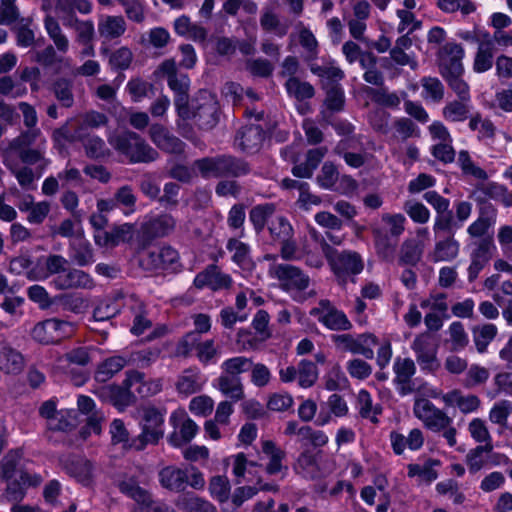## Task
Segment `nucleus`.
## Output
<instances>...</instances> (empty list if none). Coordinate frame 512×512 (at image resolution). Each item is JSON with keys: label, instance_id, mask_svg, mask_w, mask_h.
Masks as SVG:
<instances>
[{"label": "nucleus", "instance_id": "obj_1", "mask_svg": "<svg viewBox=\"0 0 512 512\" xmlns=\"http://www.w3.org/2000/svg\"><path fill=\"white\" fill-rule=\"evenodd\" d=\"M407 219L402 213H383L381 224H372L371 233L376 255L382 261L395 260L398 239L405 232Z\"/></svg>", "mask_w": 512, "mask_h": 512}, {"label": "nucleus", "instance_id": "obj_2", "mask_svg": "<svg viewBox=\"0 0 512 512\" xmlns=\"http://www.w3.org/2000/svg\"><path fill=\"white\" fill-rule=\"evenodd\" d=\"M109 390L113 405L123 410L134 403L135 393L140 397H150L159 393L162 390V382L160 379L146 381L144 373L129 370L122 386H111Z\"/></svg>", "mask_w": 512, "mask_h": 512}, {"label": "nucleus", "instance_id": "obj_3", "mask_svg": "<svg viewBox=\"0 0 512 512\" xmlns=\"http://www.w3.org/2000/svg\"><path fill=\"white\" fill-rule=\"evenodd\" d=\"M43 22L45 31L53 45H48L43 50L36 51L33 60L44 67L69 68L70 60L63 57L70 47L67 35L63 32L58 20L50 14L45 16Z\"/></svg>", "mask_w": 512, "mask_h": 512}, {"label": "nucleus", "instance_id": "obj_4", "mask_svg": "<svg viewBox=\"0 0 512 512\" xmlns=\"http://www.w3.org/2000/svg\"><path fill=\"white\" fill-rule=\"evenodd\" d=\"M413 414L427 430L440 433L449 447L457 445L458 431L453 425V418L443 409L426 398H416L413 404Z\"/></svg>", "mask_w": 512, "mask_h": 512}, {"label": "nucleus", "instance_id": "obj_5", "mask_svg": "<svg viewBox=\"0 0 512 512\" xmlns=\"http://www.w3.org/2000/svg\"><path fill=\"white\" fill-rule=\"evenodd\" d=\"M321 249L337 282L342 286L348 282H355V277L364 269L363 259L356 251H339L326 240L321 241Z\"/></svg>", "mask_w": 512, "mask_h": 512}, {"label": "nucleus", "instance_id": "obj_6", "mask_svg": "<svg viewBox=\"0 0 512 512\" xmlns=\"http://www.w3.org/2000/svg\"><path fill=\"white\" fill-rule=\"evenodd\" d=\"M110 145L131 163H147L157 159L158 153L138 134L124 132L109 138Z\"/></svg>", "mask_w": 512, "mask_h": 512}, {"label": "nucleus", "instance_id": "obj_7", "mask_svg": "<svg viewBox=\"0 0 512 512\" xmlns=\"http://www.w3.org/2000/svg\"><path fill=\"white\" fill-rule=\"evenodd\" d=\"M141 433L132 438L131 447L142 451L148 445H155L164 436V414L155 407H144L139 422Z\"/></svg>", "mask_w": 512, "mask_h": 512}, {"label": "nucleus", "instance_id": "obj_8", "mask_svg": "<svg viewBox=\"0 0 512 512\" xmlns=\"http://www.w3.org/2000/svg\"><path fill=\"white\" fill-rule=\"evenodd\" d=\"M195 350V355L203 365L215 364L220 357V348L213 339L202 341L196 332L186 333L176 345V355L188 357Z\"/></svg>", "mask_w": 512, "mask_h": 512}, {"label": "nucleus", "instance_id": "obj_9", "mask_svg": "<svg viewBox=\"0 0 512 512\" xmlns=\"http://www.w3.org/2000/svg\"><path fill=\"white\" fill-rule=\"evenodd\" d=\"M268 275L278 281L279 287L291 295L306 290L310 284L309 276L299 267L286 263H271Z\"/></svg>", "mask_w": 512, "mask_h": 512}, {"label": "nucleus", "instance_id": "obj_10", "mask_svg": "<svg viewBox=\"0 0 512 512\" xmlns=\"http://www.w3.org/2000/svg\"><path fill=\"white\" fill-rule=\"evenodd\" d=\"M75 331L74 323L59 318H49L34 325L31 337L37 343L51 345L72 337Z\"/></svg>", "mask_w": 512, "mask_h": 512}, {"label": "nucleus", "instance_id": "obj_11", "mask_svg": "<svg viewBox=\"0 0 512 512\" xmlns=\"http://www.w3.org/2000/svg\"><path fill=\"white\" fill-rule=\"evenodd\" d=\"M154 75L157 78H166L168 86L176 94L175 103L182 114V110L186 108L188 103V89L190 80L186 74L178 73L176 63L173 59L163 61L155 70Z\"/></svg>", "mask_w": 512, "mask_h": 512}, {"label": "nucleus", "instance_id": "obj_12", "mask_svg": "<svg viewBox=\"0 0 512 512\" xmlns=\"http://www.w3.org/2000/svg\"><path fill=\"white\" fill-rule=\"evenodd\" d=\"M331 341L337 349L362 355L366 359L374 357V347L378 344L377 337L372 333L353 335L349 333L333 334Z\"/></svg>", "mask_w": 512, "mask_h": 512}, {"label": "nucleus", "instance_id": "obj_13", "mask_svg": "<svg viewBox=\"0 0 512 512\" xmlns=\"http://www.w3.org/2000/svg\"><path fill=\"white\" fill-rule=\"evenodd\" d=\"M411 349L422 371L435 373L440 368L437 358L438 345L429 332L418 334L411 343Z\"/></svg>", "mask_w": 512, "mask_h": 512}, {"label": "nucleus", "instance_id": "obj_14", "mask_svg": "<svg viewBox=\"0 0 512 512\" xmlns=\"http://www.w3.org/2000/svg\"><path fill=\"white\" fill-rule=\"evenodd\" d=\"M310 315L324 327L332 331H348L353 325L347 315L333 305L330 300L322 299L310 310Z\"/></svg>", "mask_w": 512, "mask_h": 512}, {"label": "nucleus", "instance_id": "obj_15", "mask_svg": "<svg viewBox=\"0 0 512 512\" xmlns=\"http://www.w3.org/2000/svg\"><path fill=\"white\" fill-rule=\"evenodd\" d=\"M179 261L178 252L171 246L143 252L139 258L140 266L150 272L175 269Z\"/></svg>", "mask_w": 512, "mask_h": 512}, {"label": "nucleus", "instance_id": "obj_16", "mask_svg": "<svg viewBox=\"0 0 512 512\" xmlns=\"http://www.w3.org/2000/svg\"><path fill=\"white\" fill-rule=\"evenodd\" d=\"M170 424L173 427L168 442L173 447H181L189 443L197 434V424L187 415L185 410H175L170 415Z\"/></svg>", "mask_w": 512, "mask_h": 512}, {"label": "nucleus", "instance_id": "obj_17", "mask_svg": "<svg viewBox=\"0 0 512 512\" xmlns=\"http://www.w3.org/2000/svg\"><path fill=\"white\" fill-rule=\"evenodd\" d=\"M465 51L463 47L454 42L446 43L440 50V73L443 78L452 75H463L464 66L462 60Z\"/></svg>", "mask_w": 512, "mask_h": 512}, {"label": "nucleus", "instance_id": "obj_18", "mask_svg": "<svg viewBox=\"0 0 512 512\" xmlns=\"http://www.w3.org/2000/svg\"><path fill=\"white\" fill-rule=\"evenodd\" d=\"M68 260L61 255L51 254L41 256L35 265L27 272L28 279L32 281L46 280L51 275L63 274L66 271Z\"/></svg>", "mask_w": 512, "mask_h": 512}, {"label": "nucleus", "instance_id": "obj_19", "mask_svg": "<svg viewBox=\"0 0 512 512\" xmlns=\"http://www.w3.org/2000/svg\"><path fill=\"white\" fill-rule=\"evenodd\" d=\"M193 283L198 289L209 288L212 291H220L230 289L233 279L217 265L210 264L195 276Z\"/></svg>", "mask_w": 512, "mask_h": 512}, {"label": "nucleus", "instance_id": "obj_20", "mask_svg": "<svg viewBox=\"0 0 512 512\" xmlns=\"http://www.w3.org/2000/svg\"><path fill=\"white\" fill-rule=\"evenodd\" d=\"M395 373L394 382L400 395L406 396L414 392L412 377L416 372V366L410 358H397L393 365Z\"/></svg>", "mask_w": 512, "mask_h": 512}, {"label": "nucleus", "instance_id": "obj_21", "mask_svg": "<svg viewBox=\"0 0 512 512\" xmlns=\"http://www.w3.org/2000/svg\"><path fill=\"white\" fill-rule=\"evenodd\" d=\"M389 440L393 452L396 455H402L406 448L411 451L420 450L424 445L425 438L421 429L413 428L407 436L398 431H392L389 435Z\"/></svg>", "mask_w": 512, "mask_h": 512}, {"label": "nucleus", "instance_id": "obj_22", "mask_svg": "<svg viewBox=\"0 0 512 512\" xmlns=\"http://www.w3.org/2000/svg\"><path fill=\"white\" fill-rule=\"evenodd\" d=\"M496 246L491 239H482L471 254L468 279L474 281L493 256Z\"/></svg>", "mask_w": 512, "mask_h": 512}, {"label": "nucleus", "instance_id": "obj_23", "mask_svg": "<svg viewBox=\"0 0 512 512\" xmlns=\"http://www.w3.org/2000/svg\"><path fill=\"white\" fill-rule=\"evenodd\" d=\"M206 379L200 369L196 366L189 367L177 377L175 388L177 392L185 397L202 390Z\"/></svg>", "mask_w": 512, "mask_h": 512}, {"label": "nucleus", "instance_id": "obj_24", "mask_svg": "<svg viewBox=\"0 0 512 512\" xmlns=\"http://www.w3.org/2000/svg\"><path fill=\"white\" fill-rule=\"evenodd\" d=\"M25 367L24 355L8 342L0 343V370L5 374L17 375Z\"/></svg>", "mask_w": 512, "mask_h": 512}, {"label": "nucleus", "instance_id": "obj_25", "mask_svg": "<svg viewBox=\"0 0 512 512\" xmlns=\"http://www.w3.org/2000/svg\"><path fill=\"white\" fill-rule=\"evenodd\" d=\"M57 288L65 289H93L95 282L93 278L83 270L69 269L55 279Z\"/></svg>", "mask_w": 512, "mask_h": 512}, {"label": "nucleus", "instance_id": "obj_26", "mask_svg": "<svg viewBox=\"0 0 512 512\" xmlns=\"http://www.w3.org/2000/svg\"><path fill=\"white\" fill-rule=\"evenodd\" d=\"M261 450L268 459L265 466V472L268 475H277L287 471V466L283 463L286 458V452L278 447L274 441L262 440Z\"/></svg>", "mask_w": 512, "mask_h": 512}, {"label": "nucleus", "instance_id": "obj_27", "mask_svg": "<svg viewBox=\"0 0 512 512\" xmlns=\"http://www.w3.org/2000/svg\"><path fill=\"white\" fill-rule=\"evenodd\" d=\"M149 134L152 142L161 150L168 153H181L184 149V143L160 124H153Z\"/></svg>", "mask_w": 512, "mask_h": 512}, {"label": "nucleus", "instance_id": "obj_28", "mask_svg": "<svg viewBox=\"0 0 512 512\" xmlns=\"http://www.w3.org/2000/svg\"><path fill=\"white\" fill-rule=\"evenodd\" d=\"M442 401L446 406L457 407L463 414L476 412L481 406V400L477 395H464L458 389L443 394Z\"/></svg>", "mask_w": 512, "mask_h": 512}, {"label": "nucleus", "instance_id": "obj_29", "mask_svg": "<svg viewBox=\"0 0 512 512\" xmlns=\"http://www.w3.org/2000/svg\"><path fill=\"white\" fill-rule=\"evenodd\" d=\"M460 253V243L455 239L454 234H449L435 242L433 250L429 254L432 262H451Z\"/></svg>", "mask_w": 512, "mask_h": 512}, {"label": "nucleus", "instance_id": "obj_30", "mask_svg": "<svg viewBox=\"0 0 512 512\" xmlns=\"http://www.w3.org/2000/svg\"><path fill=\"white\" fill-rule=\"evenodd\" d=\"M74 138L80 141L87 157L100 159L110 155V150L102 138L94 134L83 133V128L75 130Z\"/></svg>", "mask_w": 512, "mask_h": 512}, {"label": "nucleus", "instance_id": "obj_31", "mask_svg": "<svg viewBox=\"0 0 512 512\" xmlns=\"http://www.w3.org/2000/svg\"><path fill=\"white\" fill-rule=\"evenodd\" d=\"M264 139V132L259 125L243 127L238 131L235 145L245 152L257 151Z\"/></svg>", "mask_w": 512, "mask_h": 512}, {"label": "nucleus", "instance_id": "obj_32", "mask_svg": "<svg viewBox=\"0 0 512 512\" xmlns=\"http://www.w3.org/2000/svg\"><path fill=\"white\" fill-rule=\"evenodd\" d=\"M126 22L122 16L100 15L98 33L105 41L120 38L126 31Z\"/></svg>", "mask_w": 512, "mask_h": 512}, {"label": "nucleus", "instance_id": "obj_33", "mask_svg": "<svg viewBox=\"0 0 512 512\" xmlns=\"http://www.w3.org/2000/svg\"><path fill=\"white\" fill-rule=\"evenodd\" d=\"M159 482L163 488L170 491H183L188 482V470L175 466L164 467L159 472Z\"/></svg>", "mask_w": 512, "mask_h": 512}, {"label": "nucleus", "instance_id": "obj_34", "mask_svg": "<svg viewBox=\"0 0 512 512\" xmlns=\"http://www.w3.org/2000/svg\"><path fill=\"white\" fill-rule=\"evenodd\" d=\"M213 387L219 390L225 397H228L232 402H237L244 398V387L241 379L237 376L222 373L213 382Z\"/></svg>", "mask_w": 512, "mask_h": 512}, {"label": "nucleus", "instance_id": "obj_35", "mask_svg": "<svg viewBox=\"0 0 512 512\" xmlns=\"http://www.w3.org/2000/svg\"><path fill=\"white\" fill-rule=\"evenodd\" d=\"M425 244L422 240L406 238L400 246L398 254L399 265L415 266L422 258Z\"/></svg>", "mask_w": 512, "mask_h": 512}, {"label": "nucleus", "instance_id": "obj_36", "mask_svg": "<svg viewBox=\"0 0 512 512\" xmlns=\"http://www.w3.org/2000/svg\"><path fill=\"white\" fill-rule=\"evenodd\" d=\"M495 47L490 37L478 44L473 61V70L476 73H484L490 70L494 62Z\"/></svg>", "mask_w": 512, "mask_h": 512}, {"label": "nucleus", "instance_id": "obj_37", "mask_svg": "<svg viewBox=\"0 0 512 512\" xmlns=\"http://www.w3.org/2000/svg\"><path fill=\"white\" fill-rule=\"evenodd\" d=\"M175 505L183 512H217L216 507L210 501L194 493L180 495Z\"/></svg>", "mask_w": 512, "mask_h": 512}, {"label": "nucleus", "instance_id": "obj_38", "mask_svg": "<svg viewBox=\"0 0 512 512\" xmlns=\"http://www.w3.org/2000/svg\"><path fill=\"white\" fill-rule=\"evenodd\" d=\"M497 210L489 205L483 208L481 215L467 228V233L474 238L484 236L496 223Z\"/></svg>", "mask_w": 512, "mask_h": 512}, {"label": "nucleus", "instance_id": "obj_39", "mask_svg": "<svg viewBox=\"0 0 512 512\" xmlns=\"http://www.w3.org/2000/svg\"><path fill=\"white\" fill-rule=\"evenodd\" d=\"M70 257L79 266H87L94 262L93 249L83 235L70 241Z\"/></svg>", "mask_w": 512, "mask_h": 512}, {"label": "nucleus", "instance_id": "obj_40", "mask_svg": "<svg viewBox=\"0 0 512 512\" xmlns=\"http://www.w3.org/2000/svg\"><path fill=\"white\" fill-rule=\"evenodd\" d=\"M356 408L359 415L376 424L378 423V416L382 413V407L379 404H374L371 394L361 389L357 394Z\"/></svg>", "mask_w": 512, "mask_h": 512}, {"label": "nucleus", "instance_id": "obj_41", "mask_svg": "<svg viewBox=\"0 0 512 512\" xmlns=\"http://www.w3.org/2000/svg\"><path fill=\"white\" fill-rule=\"evenodd\" d=\"M471 108V100H452L443 107L442 115L449 122H464L469 118Z\"/></svg>", "mask_w": 512, "mask_h": 512}, {"label": "nucleus", "instance_id": "obj_42", "mask_svg": "<svg viewBox=\"0 0 512 512\" xmlns=\"http://www.w3.org/2000/svg\"><path fill=\"white\" fill-rule=\"evenodd\" d=\"M118 488L127 497L131 498L135 502V507L146 505L149 497L151 496L150 492L143 487H141L134 477H128L121 480L118 483Z\"/></svg>", "mask_w": 512, "mask_h": 512}, {"label": "nucleus", "instance_id": "obj_43", "mask_svg": "<svg viewBox=\"0 0 512 512\" xmlns=\"http://www.w3.org/2000/svg\"><path fill=\"white\" fill-rule=\"evenodd\" d=\"M293 469L297 474L307 479H316L320 476L316 456L309 450H305L299 454Z\"/></svg>", "mask_w": 512, "mask_h": 512}, {"label": "nucleus", "instance_id": "obj_44", "mask_svg": "<svg viewBox=\"0 0 512 512\" xmlns=\"http://www.w3.org/2000/svg\"><path fill=\"white\" fill-rule=\"evenodd\" d=\"M492 450L493 444L478 445L469 450L465 462L471 474H475L487 466L489 454Z\"/></svg>", "mask_w": 512, "mask_h": 512}, {"label": "nucleus", "instance_id": "obj_45", "mask_svg": "<svg viewBox=\"0 0 512 512\" xmlns=\"http://www.w3.org/2000/svg\"><path fill=\"white\" fill-rule=\"evenodd\" d=\"M277 485L264 483L261 478L255 486H241L234 490L231 500L236 507H240L245 501L253 498L259 491H277Z\"/></svg>", "mask_w": 512, "mask_h": 512}, {"label": "nucleus", "instance_id": "obj_46", "mask_svg": "<svg viewBox=\"0 0 512 512\" xmlns=\"http://www.w3.org/2000/svg\"><path fill=\"white\" fill-rule=\"evenodd\" d=\"M260 26L264 31L273 33L279 38L284 37L289 31V24L282 22L271 8L263 10L260 17Z\"/></svg>", "mask_w": 512, "mask_h": 512}, {"label": "nucleus", "instance_id": "obj_47", "mask_svg": "<svg viewBox=\"0 0 512 512\" xmlns=\"http://www.w3.org/2000/svg\"><path fill=\"white\" fill-rule=\"evenodd\" d=\"M226 248L232 253V261L243 269H248L252 266L250 256V246L236 238H230L227 242Z\"/></svg>", "mask_w": 512, "mask_h": 512}, {"label": "nucleus", "instance_id": "obj_48", "mask_svg": "<svg viewBox=\"0 0 512 512\" xmlns=\"http://www.w3.org/2000/svg\"><path fill=\"white\" fill-rule=\"evenodd\" d=\"M129 362L128 359L122 356H113L107 358L99 366L95 373V379L98 382H106L111 379L116 373L121 371Z\"/></svg>", "mask_w": 512, "mask_h": 512}, {"label": "nucleus", "instance_id": "obj_49", "mask_svg": "<svg viewBox=\"0 0 512 512\" xmlns=\"http://www.w3.org/2000/svg\"><path fill=\"white\" fill-rule=\"evenodd\" d=\"M457 164L464 176L481 181L488 179L487 172L472 159L471 155L466 150H461L459 152Z\"/></svg>", "mask_w": 512, "mask_h": 512}, {"label": "nucleus", "instance_id": "obj_50", "mask_svg": "<svg viewBox=\"0 0 512 512\" xmlns=\"http://www.w3.org/2000/svg\"><path fill=\"white\" fill-rule=\"evenodd\" d=\"M440 462L434 459H427L423 463H412L407 466L408 476L418 477L421 481L432 482L438 477V473L435 470V466H438Z\"/></svg>", "mask_w": 512, "mask_h": 512}, {"label": "nucleus", "instance_id": "obj_51", "mask_svg": "<svg viewBox=\"0 0 512 512\" xmlns=\"http://www.w3.org/2000/svg\"><path fill=\"white\" fill-rule=\"evenodd\" d=\"M175 228V220L171 215L162 214L145 224V231L152 237H164Z\"/></svg>", "mask_w": 512, "mask_h": 512}, {"label": "nucleus", "instance_id": "obj_52", "mask_svg": "<svg viewBox=\"0 0 512 512\" xmlns=\"http://www.w3.org/2000/svg\"><path fill=\"white\" fill-rule=\"evenodd\" d=\"M223 161L222 156L205 157L196 160L193 164L202 177L204 178H220L223 177Z\"/></svg>", "mask_w": 512, "mask_h": 512}, {"label": "nucleus", "instance_id": "obj_53", "mask_svg": "<svg viewBox=\"0 0 512 512\" xmlns=\"http://www.w3.org/2000/svg\"><path fill=\"white\" fill-rule=\"evenodd\" d=\"M392 135L390 141L392 143L405 141L409 138L419 135L417 126L409 118L401 117L396 119L392 124Z\"/></svg>", "mask_w": 512, "mask_h": 512}, {"label": "nucleus", "instance_id": "obj_54", "mask_svg": "<svg viewBox=\"0 0 512 512\" xmlns=\"http://www.w3.org/2000/svg\"><path fill=\"white\" fill-rule=\"evenodd\" d=\"M67 472L77 479L78 482L88 485L91 482L93 466L90 461L82 458L71 460L66 465Z\"/></svg>", "mask_w": 512, "mask_h": 512}, {"label": "nucleus", "instance_id": "obj_55", "mask_svg": "<svg viewBox=\"0 0 512 512\" xmlns=\"http://www.w3.org/2000/svg\"><path fill=\"white\" fill-rule=\"evenodd\" d=\"M512 415V401L500 400L491 407L488 418L493 424L500 426L502 429L508 427V418Z\"/></svg>", "mask_w": 512, "mask_h": 512}, {"label": "nucleus", "instance_id": "obj_56", "mask_svg": "<svg viewBox=\"0 0 512 512\" xmlns=\"http://www.w3.org/2000/svg\"><path fill=\"white\" fill-rule=\"evenodd\" d=\"M369 95L375 103L381 106L398 108L401 98H405L407 94L406 92H401V94L390 92L386 87H381L379 89H369Z\"/></svg>", "mask_w": 512, "mask_h": 512}, {"label": "nucleus", "instance_id": "obj_57", "mask_svg": "<svg viewBox=\"0 0 512 512\" xmlns=\"http://www.w3.org/2000/svg\"><path fill=\"white\" fill-rule=\"evenodd\" d=\"M209 493L219 503L226 502L230 497L231 485L227 476L216 475L209 480Z\"/></svg>", "mask_w": 512, "mask_h": 512}, {"label": "nucleus", "instance_id": "obj_58", "mask_svg": "<svg viewBox=\"0 0 512 512\" xmlns=\"http://www.w3.org/2000/svg\"><path fill=\"white\" fill-rule=\"evenodd\" d=\"M403 210L416 224H426L431 217L430 210L422 202L415 199L405 201Z\"/></svg>", "mask_w": 512, "mask_h": 512}, {"label": "nucleus", "instance_id": "obj_59", "mask_svg": "<svg viewBox=\"0 0 512 512\" xmlns=\"http://www.w3.org/2000/svg\"><path fill=\"white\" fill-rule=\"evenodd\" d=\"M422 97L427 101L439 103L444 98V85L436 77H423L421 79Z\"/></svg>", "mask_w": 512, "mask_h": 512}, {"label": "nucleus", "instance_id": "obj_60", "mask_svg": "<svg viewBox=\"0 0 512 512\" xmlns=\"http://www.w3.org/2000/svg\"><path fill=\"white\" fill-rule=\"evenodd\" d=\"M276 205L273 203H264L254 206L249 218L256 231L260 232L264 229L268 219L274 214Z\"/></svg>", "mask_w": 512, "mask_h": 512}, {"label": "nucleus", "instance_id": "obj_61", "mask_svg": "<svg viewBox=\"0 0 512 512\" xmlns=\"http://www.w3.org/2000/svg\"><path fill=\"white\" fill-rule=\"evenodd\" d=\"M270 235L274 241L281 242L294 236V229L288 219L284 216H277L268 226Z\"/></svg>", "mask_w": 512, "mask_h": 512}, {"label": "nucleus", "instance_id": "obj_62", "mask_svg": "<svg viewBox=\"0 0 512 512\" xmlns=\"http://www.w3.org/2000/svg\"><path fill=\"white\" fill-rule=\"evenodd\" d=\"M472 332L477 351L483 353L497 335V327L494 324H484L476 326Z\"/></svg>", "mask_w": 512, "mask_h": 512}, {"label": "nucleus", "instance_id": "obj_63", "mask_svg": "<svg viewBox=\"0 0 512 512\" xmlns=\"http://www.w3.org/2000/svg\"><path fill=\"white\" fill-rule=\"evenodd\" d=\"M223 177H240L250 172V167L242 159L230 155H222Z\"/></svg>", "mask_w": 512, "mask_h": 512}, {"label": "nucleus", "instance_id": "obj_64", "mask_svg": "<svg viewBox=\"0 0 512 512\" xmlns=\"http://www.w3.org/2000/svg\"><path fill=\"white\" fill-rule=\"evenodd\" d=\"M298 384L302 388L313 386L318 379V369L315 363L309 360H301L298 364Z\"/></svg>", "mask_w": 512, "mask_h": 512}]
</instances>
